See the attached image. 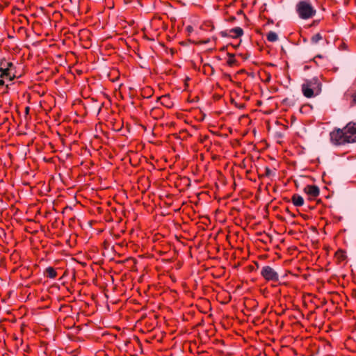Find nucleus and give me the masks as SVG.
<instances>
[{"mask_svg": "<svg viewBox=\"0 0 356 356\" xmlns=\"http://www.w3.org/2000/svg\"><path fill=\"white\" fill-rule=\"evenodd\" d=\"M186 29L187 32L189 33H192L193 31V28L191 26H186Z\"/></svg>", "mask_w": 356, "mask_h": 356, "instance_id": "dca6fc26", "label": "nucleus"}, {"mask_svg": "<svg viewBox=\"0 0 356 356\" xmlns=\"http://www.w3.org/2000/svg\"><path fill=\"white\" fill-rule=\"evenodd\" d=\"M323 39V36L321 33H318L315 35H314L312 38L311 41L313 44H317L320 40Z\"/></svg>", "mask_w": 356, "mask_h": 356, "instance_id": "ddd939ff", "label": "nucleus"}, {"mask_svg": "<svg viewBox=\"0 0 356 356\" xmlns=\"http://www.w3.org/2000/svg\"><path fill=\"white\" fill-rule=\"evenodd\" d=\"M304 83L306 84V86L310 87L313 90L317 92L318 94L321 91L322 84L317 77H314L309 80H306Z\"/></svg>", "mask_w": 356, "mask_h": 356, "instance_id": "39448f33", "label": "nucleus"}, {"mask_svg": "<svg viewBox=\"0 0 356 356\" xmlns=\"http://www.w3.org/2000/svg\"><path fill=\"white\" fill-rule=\"evenodd\" d=\"M261 276L268 282H277L279 280V275L277 272L269 266L262 267L261 270Z\"/></svg>", "mask_w": 356, "mask_h": 356, "instance_id": "7ed1b4c3", "label": "nucleus"}, {"mask_svg": "<svg viewBox=\"0 0 356 356\" xmlns=\"http://www.w3.org/2000/svg\"><path fill=\"white\" fill-rule=\"evenodd\" d=\"M0 73L1 78L6 79L9 81H12L17 77L15 67H10L6 70H0Z\"/></svg>", "mask_w": 356, "mask_h": 356, "instance_id": "20e7f679", "label": "nucleus"}, {"mask_svg": "<svg viewBox=\"0 0 356 356\" xmlns=\"http://www.w3.org/2000/svg\"><path fill=\"white\" fill-rule=\"evenodd\" d=\"M291 200L296 207H302L304 204V199L300 195L294 194L291 197Z\"/></svg>", "mask_w": 356, "mask_h": 356, "instance_id": "6e6552de", "label": "nucleus"}, {"mask_svg": "<svg viewBox=\"0 0 356 356\" xmlns=\"http://www.w3.org/2000/svg\"><path fill=\"white\" fill-rule=\"evenodd\" d=\"M229 32L232 33H234V35H232L233 38H238V37L241 36L243 34V31L240 27H236V28L232 29L229 31Z\"/></svg>", "mask_w": 356, "mask_h": 356, "instance_id": "9b49d317", "label": "nucleus"}, {"mask_svg": "<svg viewBox=\"0 0 356 356\" xmlns=\"http://www.w3.org/2000/svg\"><path fill=\"white\" fill-rule=\"evenodd\" d=\"M330 136L331 142L336 145L356 143V122H350L343 129H336Z\"/></svg>", "mask_w": 356, "mask_h": 356, "instance_id": "f257e3e1", "label": "nucleus"}, {"mask_svg": "<svg viewBox=\"0 0 356 356\" xmlns=\"http://www.w3.org/2000/svg\"><path fill=\"white\" fill-rule=\"evenodd\" d=\"M267 40L269 42H275L278 39V36L276 33L270 31L266 35Z\"/></svg>", "mask_w": 356, "mask_h": 356, "instance_id": "f8f14e48", "label": "nucleus"}, {"mask_svg": "<svg viewBox=\"0 0 356 356\" xmlns=\"http://www.w3.org/2000/svg\"><path fill=\"white\" fill-rule=\"evenodd\" d=\"M304 192L311 197H316L320 193L318 187L315 185L306 186L304 188Z\"/></svg>", "mask_w": 356, "mask_h": 356, "instance_id": "423d86ee", "label": "nucleus"}, {"mask_svg": "<svg viewBox=\"0 0 356 356\" xmlns=\"http://www.w3.org/2000/svg\"><path fill=\"white\" fill-rule=\"evenodd\" d=\"M45 274L48 277H49L51 279L55 278L57 275L56 271L52 267L47 268L45 270Z\"/></svg>", "mask_w": 356, "mask_h": 356, "instance_id": "9d476101", "label": "nucleus"}, {"mask_svg": "<svg viewBox=\"0 0 356 356\" xmlns=\"http://www.w3.org/2000/svg\"><path fill=\"white\" fill-rule=\"evenodd\" d=\"M302 92L305 97L307 98H311L314 95H318V93L313 90L310 87L306 86V84L303 83L302 85Z\"/></svg>", "mask_w": 356, "mask_h": 356, "instance_id": "0eeeda50", "label": "nucleus"}, {"mask_svg": "<svg viewBox=\"0 0 356 356\" xmlns=\"http://www.w3.org/2000/svg\"><path fill=\"white\" fill-rule=\"evenodd\" d=\"M236 62L234 56L233 55H229V58L227 60V63L229 66H232Z\"/></svg>", "mask_w": 356, "mask_h": 356, "instance_id": "2eb2a0df", "label": "nucleus"}, {"mask_svg": "<svg viewBox=\"0 0 356 356\" xmlns=\"http://www.w3.org/2000/svg\"><path fill=\"white\" fill-rule=\"evenodd\" d=\"M3 85H4V81H3V78H1V79H0V86H3Z\"/></svg>", "mask_w": 356, "mask_h": 356, "instance_id": "aec40b11", "label": "nucleus"}, {"mask_svg": "<svg viewBox=\"0 0 356 356\" xmlns=\"http://www.w3.org/2000/svg\"><path fill=\"white\" fill-rule=\"evenodd\" d=\"M221 35H222V36H226V35H227V34H226V33H225L224 32H222V33H221Z\"/></svg>", "mask_w": 356, "mask_h": 356, "instance_id": "412c9836", "label": "nucleus"}, {"mask_svg": "<svg viewBox=\"0 0 356 356\" xmlns=\"http://www.w3.org/2000/svg\"><path fill=\"white\" fill-rule=\"evenodd\" d=\"M352 98H353V102L354 104H356V92L354 94H353Z\"/></svg>", "mask_w": 356, "mask_h": 356, "instance_id": "f3484780", "label": "nucleus"}, {"mask_svg": "<svg viewBox=\"0 0 356 356\" xmlns=\"http://www.w3.org/2000/svg\"><path fill=\"white\" fill-rule=\"evenodd\" d=\"M168 99V97H167L166 96H163V97H162L161 98V101H162V102H161V104H165V103H164V100H165V99Z\"/></svg>", "mask_w": 356, "mask_h": 356, "instance_id": "a211bd4d", "label": "nucleus"}, {"mask_svg": "<svg viewBox=\"0 0 356 356\" xmlns=\"http://www.w3.org/2000/svg\"><path fill=\"white\" fill-rule=\"evenodd\" d=\"M15 67V65H13V63L9 62L8 60H7L5 58L1 59L0 61V70H2V69L6 70L10 67Z\"/></svg>", "mask_w": 356, "mask_h": 356, "instance_id": "1a4fd4ad", "label": "nucleus"}, {"mask_svg": "<svg viewBox=\"0 0 356 356\" xmlns=\"http://www.w3.org/2000/svg\"><path fill=\"white\" fill-rule=\"evenodd\" d=\"M270 172H271V170L268 168H267L266 169V175H268V176L270 175Z\"/></svg>", "mask_w": 356, "mask_h": 356, "instance_id": "6ab92c4d", "label": "nucleus"}, {"mask_svg": "<svg viewBox=\"0 0 356 356\" xmlns=\"http://www.w3.org/2000/svg\"><path fill=\"white\" fill-rule=\"evenodd\" d=\"M336 256L341 261L344 260L346 257L345 252L343 250L337 251Z\"/></svg>", "mask_w": 356, "mask_h": 356, "instance_id": "4468645a", "label": "nucleus"}, {"mask_svg": "<svg viewBox=\"0 0 356 356\" xmlns=\"http://www.w3.org/2000/svg\"><path fill=\"white\" fill-rule=\"evenodd\" d=\"M296 10L299 17L304 19L312 17L316 13L312 4L307 1H300L296 6Z\"/></svg>", "mask_w": 356, "mask_h": 356, "instance_id": "f03ea898", "label": "nucleus"}]
</instances>
